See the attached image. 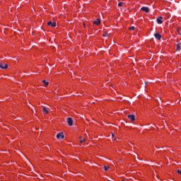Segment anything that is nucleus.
<instances>
[{
  "mask_svg": "<svg viewBox=\"0 0 181 181\" xmlns=\"http://www.w3.org/2000/svg\"><path fill=\"white\" fill-rule=\"evenodd\" d=\"M67 124L69 127H73V119L71 117L67 118Z\"/></svg>",
  "mask_w": 181,
  "mask_h": 181,
  "instance_id": "obj_1",
  "label": "nucleus"
},
{
  "mask_svg": "<svg viewBox=\"0 0 181 181\" xmlns=\"http://www.w3.org/2000/svg\"><path fill=\"white\" fill-rule=\"evenodd\" d=\"M64 139V134H63V132H59V134H57V139Z\"/></svg>",
  "mask_w": 181,
  "mask_h": 181,
  "instance_id": "obj_2",
  "label": "nucleus"
},
{
  "mask_svg": "<svg viewBox=\"0 0 181 181\" xmlns=\"http://www.w3.org/2000/svg\"><path fill=\"white\" fill-rule=\"evenodd\" d=\"M177 45H176V51L177 52H180L181 50V42L180 41H177Z\"/></svg>",
  "mask_w": 181,
  "mask_h": 181,
  "instance_id": "obj_3",
  "label": "nucleus"
},
{
  "mask_svg": "<svg viewBox=\"0 0 181 181\" xmlns=\"http://www.w3.org/2000/svg\"><path fill=\"white\" fill-rule=\"evenodd\" d=\"M47 25L48 26H51L52 28H56V23H53V22H52V21H49L48 23H47Z\"/></svg>",
  "mask_w": 181,
  "mask_h": 181,
  "instance_id": "obj_4",
  "label": "nucleus"
},
{
  "mask_svg": "<svg viewBox=\"0 0 181 181\" xmlns=\"http://www.w3.org/2000/svg\"><path fill=\"white\" fill-rule=\"evenodd\" d=\"M154 37L156 39H157V40H160V39H162V35H160L159 33H155Z\"/></svg>",
  "mask_w": 181,
  "mask_h": 181,
  "instance_id": "obj_5",
  "label": "nucleus"
},
{
  "mask_svg": "<svg viewBox=\"0 0 181 181\" xmlns=\"http://www.w3.org/2000/svg\"><path fill=\"white\" fill-rule=\"evenodd\" d=\"M127 118H129V119H130V121H132V122L135 121V115H129L127 116Z\"/></svg>",
  "mask_w": 181,
  "mask_h": 181,
  "instance_id": "obj_6",
  "label": "nucleus"
},
{
  "mask_svg": "<svg viewBox=\"0 0 181 181\" xmlns=\"http://www.w3.org/2000/svg\"><path fill=\"white\" fill-rule=\"evenodd\" d=\"M162 19H163V18L162 16H160L159 18H157V23H158V25H162L163 22Z\"/></svg>",
  "mask_w": 181,
  "mask_h": 181,
  "instance_id": "obj_7",
  "label": "nucleus"
},
{
  "mask_svg": "<svg viewBox=\"0 0 181 181\" xmlns=\"http://www.w3.org/2000/svg\"><path fill=\"white\" fill-rule=\"evenodd\" d=\"M141 11H143L146 12V13H148V12H149V8H148V7H141Z\"/></svg>",
  "mask_w": 181,
  "mask_h": 181,
  "instance_id": "obj_8",
  "label": "nucleus"
},
{
  "mask_svg": "<svg viewBox=\"0 0 181 181\" xmlns=\"http://www.w3.org/2000/svg\"><path fill=\"white\" fill-rule=\"evenodd\" d=\"M100 23H101V19L98 18L97 21L93 22L94 25H96L97 26H98V25H100Z\"/></svg>",
  "mask_w": 181,
  "mask_h": 181,
  "instance_id": "obj_9",
  "label": "nucleus"
},
{
  "mask_svg": "<svg viewBox=\"0 0 181 181\" xmlns=\"http://www.w3.org/2000/svg\"><path fill=\"white\" fill-rule=\"evenodd\" d=\"M42 83H43V84H44L45 86H49V82L46 81V80H43V81H42Z\"/></svg>",
  "mask_w": 181,
  "mask_h": 181,
  "instance_id": "obj_10",
  "label": "nucleus"
},
{
  "mask_svg": "<svg viewBox=\"0 0 181 181\" xmlns=\"http://www.w3.org/2000/svg\"><path fill=\"white\" fill-rule=\"evenodd\" d=\"M42 110H43L44 112H45V114H49V110H47L46 107H44Z\"/></svg>",
  "mask_w": 181,
  "mask_h": 181,
  "instance_id": "obj_11",
  "label": "nucleus"
},
{
  "mask_svg": "<svg viewBox=\"0 0 181 181\" xmlns=\"http://www.w3.org/2000/svg\"><path fill=\"white\" fill-rule=\"evenodd\" d=\"M177 32L178 35H180L181 36V28H177Z\"/></svg>",
  "mask_w": 181,
  "mask_h": 181,
  "instance_id": "obj_12",
  "label": "nucleus"
},
{
  "mask_svg": "<svg viewBox=\"0 0 181 181\" xmlns=\"http://www.w3.org/2000/svg\"><path fill=\"white\" fill-rule=\"evenodd\" d=\"M0 69H4V66L3 64H0Z\"/></svg>",
  "mask_w": 181,
  "mask_h": 181,
  "instance_id": "obj_13",
  "label": "nucleus"
},
{
  "mask_svg": "<svg viewBox=\"0 0 181 181\" xmlns=\"http://www.w3.org/2000/svg\"><path fill=\"white\" fill-rule=\"evenodd\" d=\"M104 169H105V170H108V169H110V166H108V167L104 166Z\"/></svg>",
  "mask_w": 181,
  "mask_h": 181,
  "instance_id": "obj_14",
  "label": "nucleus"
},
{
  "mask_svg": "<svg viewBox=\"0 0 181 181\" xmlns=\"http://www.w3.org/2000/svg\"><path fill=\"white\" fill-rule=\"evenodd\" d=\"M107 36H108V33H105V34H103L104 37H107Z\"/></svg>",
  "mask_w": 181,
  "mask_h": 181,
  "instance_id": "obj_15",
  "label": "nucleus"
},
{
  "mask_svg": "<svg viewBox=\"0 0 181 181\" xmlns=\"http://www.w3.org/2000/svg\"><path fill=\"white\" fill-rule=\"evenodd\" d=\"M81 144H83V142H86V139H83V140L80 141Z\"/></svg>",
  "mask_w": 181,
  "mask_h": 181,
  "instance_id": "obj_16",
  "label": "nucleus"
},
{
  "mask_svg": "<svg viewBox=\"0 0 181 181\" xmlns=\"http://www.w3.org/2000/svg\"><path fill=\"white\" fill-rule=\"evenodd\" d=\"M122 5H124V3L122 2L118 4V6H122Z\"/></svg>",
  "mask_w": 181,
  "mask_h": 181,
  "instance_id": "obj_17",
  "label": "nucleus"
},
{
  "mask_svg": "<svg viewBox=\"0 0 181 181\" xmlns=\"http://www.w3.org/2000/svg\"><path fill=\"white\" fill-rule=\"evenodd\" d=\"M130 30H135V27L132 26V27L130 28Z\"/></svg>",
  "mask_w": 181,
  "mask_h": 181,
  "instance_id": "obj_18",
  "label": "nucleus"
},
{
  "mask_svg": "<svg viewBox=\"0 0 181 181\" xmlns=\"http://www.w3.org/2000/svg\"><path fill=\"white\" fill-rule=\"evenodd\" d=\"M177 172L179 175H181V170H177Z\"/></svg>",
  "mask_w": 181,
  "mask_h": 181,
  "instance_id": "obj_19",
  "label": "nucleus"
},
{
  "mask_svg": "<svg viewBox=\"0 0 181 181\" xmlns=\"http://www.w3.org/2000/svg\"><path fill=\"white\" fill-rule=\"evenodd\" d=\"M4 67V69H8V64H5V66Z\"/></svg>",
  "mask_w": 181,
  "mask_h": 181,
  "instance_id": "obj_20",
  "label": "nucleus"
},
{
  "mask_svg": "<svg viewBox=\"0 0 181 181\" xmlns=\"http://www.w3.org/2000/svg\"><path fill=\"white\" fill-rule=\"evenodd\" d=\"M112 138H114V136H115L114 133H112Z\"/></svg>",
  "mask_w": 181,
  "mask_h": 181,
  "instance_id": "obj_21",
  "label": "nucleus"
},
{
  "mask_svg": "<svg viewBox=\"0 0 181 181\" xmlns=\"http://www.w3.org/2000/svg\"><path fill=\"white\" fill-rule=\"evenodd\" d=\"M145 84H146H146H148V81H146V82H145Z\"/></svg>",
  "mask_w": 181,
  "mask_h": 181,
  "instance_id": "obj_22",
  "label": "nucleus"
},
{
  "mask_svg": "<svg viewBox=\"0 0 181 181\" xmlns=\"http://www.w3.org/2000/svg\"><path fill=\"white\" fill-rule=\"evenodd\" d=\"M79 139H80V141H81V139H82V137H79Z\"/></svg>",
  "mask_w": 181,
  "mask_h": 181,
  "instance_id": "obj_23",
  "label": "nucleus"
},
{
  "mask_svg": "<svg viewBox=\"0 0 181 181\" xmlns=\"http://www.w3.org/2000/svg\"><path fill=\"white\" fill-rule=\"evenodd\" d=\"M115 141H117V138L115 139Z\"/></svg>",
  "mask_w": 181,
  "mask_h": 181,
  "instance_id": "obj_24",
  "label": "nucleus"
}]
</instances>
